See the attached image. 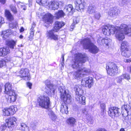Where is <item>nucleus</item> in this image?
<instances>
[{
	"instance_id": "1",
	"label": "nucleus",
	"mask_w": 131,
	"mask_h": 131,
	"mask_svg": "<svg viewBox=\"0 0 131 131\" xmlns=\"http://www.w3.org/2000/svg\"><path fill=\"white\" fill-rule=\"evenodd\" d=\"M86 56L85 54L80 53H78L75 55L72 64V67L73 68L78 69L77 71L73 73V77L75 79H76L79 77H81L83 75L89 74L91 72L90 70L89 69L85 68L81 69L80 68L82 63L85 62Z\"/></svg>"
},
{
	"instance_id": "2",
	"label": "nucleus",
	"mask_w": 131,
	"mask_h": 131,
	"mask_svg": "<svg viewBox=\"0 0 131 131\" xmlns=\"http://www.w3.org/2000/svg\"><path fill=\"white\" fill-rule=\"evenodd\" d=\"M115 37L119 41H122L125 38V34L131 36V26L122 24L119 27H116L115 31Z\"/></svg>"
},
{
	"instance_id": "3",
	"label": "nucleus",
	"mask_w": 131,
	"mask_h": 131,
	"mask_svg": "<svg viewBox=\"0 0 131 131\" xmlns=\"http://www.w3.org/2000/svg\"><path fill=\"white\" fill-rule=\"evenodd\" d=\"M5 86V93L7 95L6 96L7 102L11 103L15 101L16 95L14 91L12 89L11 84L8 82L6 84Z\"/></svg>"
},
{
	"instance_id": "4",
	"label": "nucleus",
	"mask_w": 131,
	"mask_h": 131,
	"mask_svg": "<svg viewBox=\"0 0 131 131\" xmlns=\"http://www.w3.org/2000/svg\"><path fill=\"white\" fill-rule=\"evenodd\" d=\"M84 49H89V51L92 53H97L99 50L98 48L92 43L89 38H85L81 41Z\"/></svg>"
},
{
	"instance_id": "5",
	"label": "nucleus",
	"mask_w": 131,
	"mask_h": 131,
	"mask_svg": "<svg viewBox=\"0 0 131 131\" xmlns=\"http://www.w3.org/2000/svg\"><path fill=\"white\" fill-rule=\"evenodd\" d=\"M59 90L60 93V97L62 100L66 101L68 104L70 103L71 101V96L67 93L64 87L63 86H60L59 88Z\"/></svg>"
},
{
	"instance_id": "6",
	"label": "nucleus",
	"mask_w": 131,
	"mask_h": 131,
	"mask_svg": "<svg viewBox=\"0 0 131 131\" xmlns=\"http://www.w3.org/2000/svg\"><path fill=\"white\" fill-rule=\"evenodd\" d=\"M38 102L40 106L45 108H48L50 106L49 97L45 95L41 96L38 99Z\"/></svg>"
},
{
	"instance_id": "7",
	"label": "nucleus",
	"mask_w": 131,
	"mask_h": 131,
	"mask_svg": "<svg viewBox=\"0 0 131 131\" xmlns=\"http://www.w3.org/2000/svg\"><path fill=\"white\" fill-rule=\"evenodd\" d=\"M106 69L107 74L112 76H114L116 74L118 70L117 65L113 62L107 63L106 65Z\"/></svg>"
},
{
	"instance_id": "8",
	"label": "nucleus",
	"mask_w": 131,
	"mask_h": 131,
	"mask_svg": "<svg viewBox=\"0 0 131 131\" xmlns=\"http://www.w3.org/2000/svg\"><path fill=\"white\" fill-rule=\"evenodd\" d=\"M116 30V27L114 26L108 25L103 27L102 30L104 35L109 36L115 34Z\"/></svg>"
},
{
	"instance_id": "9",
	"label": "nucleus",
	"mask_w": 131,
	"mask_h": 131,
	"mask_svg": "<svg viewBox=\"0 0 131 131\" xmlns=\"http://www.w3.org/2000/svg\"><path fill=\"white\" fill-rule=\"evenodd\" d=\"M93 78L90 77H89L84 78L82 80L81 85L89 88H91L94 84Z\"/></svg>"
},
{
	"instance_id": "10",
	"label": "nucleus",
	"mask_w": 131,
	"mask_h": 131,
	"mask_svg": "<svg viewBox=\"0 0 131 131\" xmlns=\"http://www.w3.org/2000/svg\"><path fill=\"white\" fill-rule=\"evenodd\" d=\"M46 86L45 90L46 93L48 94H51L53 95L56 91L54 89V86L52 85L50 83V81L47 80L45 81Z\"/></svg>"
},
{
	"instance_id": "11",
	"label": "nucleus",
	"mask_w": 131,
	"mask_h": 131,
	"mask_svg": "<svg viewBox=\"0 0 131 131\" xmlns=\"http://www.w3.org/2000/svg\"><path fill=\"white\" fill-rule=\"evenodd\" d=\"M120 109L116 107H111L109 108L108 112L109 115L112 118L118 117L120 114Z\"/></svg>"
},
{
	"instance_id": "12",
	"label": "nucleus",
	"mask_w": 131,
	"mask_h": 131,
	"mask_svg": "<svg viewBox=\"0 0 131 131\" xmlns=\"http://www.w3.org/2000/svg\"><path fill=\"white\" fill-rule=\"evenodd\" d=\"M16 107L14 106H12L9 108H5L3 110V115L9 116L14 114L17 111Z\"/></svg>"
},
{
	"instance_id": "13",
	"label": "nucleus",
	"mask_w": 131,
	"mask_h": 131,
	"mask_svg": "<svg viewBox=\"0 0 131 131\" xmlns=\"http://www.w3.org/2000/svg\"><path fill=\"white\" fill-rule=\"evenodd\" d=\"M19 76L26 80H28L30 79V77L29 75L28 69L25 68L22 69L19 72Z\"/></svg>"
},
{
	"instance_id": "14",
	"label": "nucleus",
	"mask_w": 131,
	"mask_h": 131,
	"mask_svg": "<svg viewBox=\"0 0 131 131\" xmlns=\"http://www.w3.org/2000/svg\"><path fill=\"white\" fill-rule=\"evenodd\" d=\"M74 4L75 9L79 11L84 9L85 3L83 0H75Z\"/></svg>"
},
{
	"instance_id": "15",
	"label": "nucleus",
	"mask_w": 131,
	"mask_h": 131,
	"mask_svg": "<svg viewBox=\"0 0 131 131\" xmlns=\"http://www.w3.org/2000/svg\"><path fill=\"white\" fill-rule=\"evenodd\" d=\"M55 30L53 29L51 30L47 31L46 33L47 37L48 39H53L54 40H58V36L55 34Z\"/></svg>"
},
{
	"instance_id": "16",
	"label": "nucleus",
	"mask_w": 131,
	"mask_h": 131,
	"mask_svg": "<svg viewBox=\"0 0 131 131\" xmlns=\"http://www.w3.org/2000/svg\"><path fill=\"white\" fill-rule=\"evenodd\" d=\"M41 15L43 16L42 18L45 20L46 23L49 24L53 22V16L50 14L48 13L44 15L41 14Z\"/></svg>"
},
{
	"instance_id": "17",
	"label": "nucleus",
	"mask_w": 131,
	"mask_h": 131,
	"mask_svg": "<svg viewBox=\"0 0 131 131\" xmlns=\"http://www.w3.org/2000/svg\"><path fill=\"white\" fill-rule=\"evenodd\" d=\"M75 99L78 102L81 104L85 105V97L82 94L75 95Z\"/></svg>"
},
{
	"instance_id": "18",
	"label": "nucleus",
	"mask_w": 131,
	"mask_h": 131,
	"mask_svg": "<svg viewBox=\"0 0 131 131\" xmlns=\"http://www.w3.org/2000/svg\"><path fill=\"white\" fill-rule=\"evenodd\" d=\"M120 10L117 7H114L111 8L108 12V15L111 17L117 15L120 13Z\"/></svg>"
},
{
	"instance_id": "19",
	"label": "nucleus",
	"mask_w": 131,
	"mask_h": 131,
	"mask_svg": "<svg viewBox=\"0 0 131 131\" xmlns=\"http://www.w3.org/2000/svg\"><path fill=\"white\" fill-rule=\"evenodd\" d=\"M17 119L15 117H13L7 119L6 121L7 126L9 128L10 127H13Z\"/></svg>"
},
{
	"instance_id": "20",
	"label": "nucleus",
	"mask_w": 131,
	"mask_h": 131,
	"mask_svg": "<svg viewBox=\"0 0 131 131\" xmlns=\"http://www.w3.org/2000/svg\"><path fill=\"white\" fill-rule=\"evenodd\" d=\"M10 50L8 47L0 48V56L4 57L10 53Z\"/></svg>"
},
{
	"instance_id": "21",
	"label": "nucleus",
	"mask_w": 131,
	"mask_h": 131,
	"mask_svg": "<svg viewBox=\"0 0 131 131\" xmlns=\"http://www.w3.org/2000/svg\"><path fill=\"white\" fill-rule=\"evenodd\" d=\"M64 102V103H63L61 105V107L60 112L62 114H67L68 112V107L67 103L66 101Z\"/></svg>"
},
{
	"instance_id": "22",
	"label": "nucleus",
	"mask_w": 131,
	"mask_h": 131,
	"mask_svg": "<svg viewBox=\"0 0 131 131\" xmlns=\"http://www.w3.org/2000/svg\"><path fill=\"white\" fill-rule=\"evenodd\" d=\"M64 25V23L63 22L57 21L55 22V26L53 29L55 30L56 32H57Z\"/></svg>"
},
{
	"instance_id": "23",
	"label": "nucleus",
	"mask_w": 131,
	"mask_h": 131,
	"mask_svg": "<svg viewBox=\"0 0 131 131\" xmlns=\"http://www.w3.org/2000/svg\"><path fill=\"white\" fill-rule=\"evenodd\" d=\"M74 90L75 92V95L83 94V90L81 88V86L80 85H77L75 86Z\"/></svg>"
},
{
	"instance_id": "24",
	"label": "nucleus",
	"mask_w": 131,
	"mask_h": 131,
	"mask_svg": "<svg viewBox=\"0 0 131 131\" xmlns=\"http://www.w3.org/2000/svg\"><path fill=\"white\" fill-rule=\"evenodd\" d=\"M47 113L50 118L53 121H55L57 118L54 113L50 109H48Z\"/></svg>"
},
{
	"instance_id": "25",
	"label": "nucleus",
	"mask_w": 131,
	"mask_h": 131,
	"mask_svg": "<svg viewBox=\"0 0 131 131\" xmlns=\"http://www.w3.org/2000/svg\"><path fill=\"white\" fill-rule=\"evenodd\" d=\"M12 32V31L10 29H8L6 30L3 31L1 34V36L4 39H5L9 36L11 34Z\"/></svg>"
},
{
	"instance_id": "26",
	"label": "nucleus",
	"mask_w": 131,
	"mask_h": 131,
	"mask_svg": "<svg viewBox=\"0 0 131 131\" xmlns=\"http://www.w3.org/2000/svg\"><path fill=\"white\" fill-rule=\"evenodd\" d=\"M96 7L93 4H90L88 7L87 12L90 14H94L95 12Z\"/></svg>"
},
{
	"instance_id": "27",
	"label": "nucleus",
	"mask_w": 131,
	"mask_h": 131,
	"mask_svg": "<svg viewBox=\"0 0 131 131\" xmlns=\"http://www.w3.org/2000/svg\"><path fill=\"white\" fill-rule=\"evenodd\" d=\"M123 118L127 121L131 119V110L130 111H125L123 114Z\"/></svg>"
},
{
	"instance_id": "28",
	"label": "nucleus",
	"mask_w": 131,
	"mask_h": 131,
	"mask_svg": "<svg viewBox=\"0 0 131 131\" xmlns=\"http://www.w3.org/2000/svg\"><path fill=\"white\" fill-rule=\"evenodd\" d=\"M5 14L7 19L10 21H13L14 20V18L10 11L6 10L5 11Z\"/></svg>"
},
{
	"instance_id": "29",
	"label": "nucleus",
	"mask_w": 131,
	"mask_h": 131,
	"mask_svg": "<svg viewBox=\"0 0 131 131\" xmlns=\"http://www.w3.org/2000/svg\"><path fill=\"white\" fill-rule=\"evenodd\" d=\"M59 3L57 2L54 1L51 2L49 5V8L52 10L57 9L59 7Z\"/></svg>"
},
{
	"instance_id": "30",
	"label": "nucleus",
	"mask_w": 131,
	"mask_h": 131,
	"mask_svg": "<svg viewBox=\"0 0 131 131\" xmlns=\"http://www.w3.org/2000/svg\"><path fill=\"white\" fill-rule=\"evenodd\" d=\"M76 122V121L75 119L72 117L69 118L67 121V123L68 125L72 126H74Z\"/></svg>"
},
{
	"instance_id": "31",
	"label": "nucleus",
	"mask_w": 131,
	"mask_h": 131,
	"mask_svg": "<svg viewBox=\"0 0 131 131\" xmlns=\"http://www.w3.org/2000/svg\"><path fill=\"white\" fill-rule=\"evenodd\" d=\"M6 44L10 48L13 49L16 45V42L13 40H8L7 41Z\"/></svg>"
},
{
	"instance_id": "32",
	"label": "nucleus",
	"mask_w": 131,
	"mask_h": 131,
	"mask_svg": "<svg viewBox=\"0 0 131 131\" xmlns=\"http://www.w3.org/2000/svg\"><path fill=\"white\" fill-rule=\"evenodd\" d=\"M64 10L66 12L69 13L71 12L73 13L74 10L72 6L70 4L65 7Z\"/></svg>"
},
{
	"instance_id": "33",
	"label": "nucleus",
	"mask_w": 131,
	"mask_h": 131,
	"mask_svg": "<svg viewBox=\"0 0 131 131\" xmlns=\"http://www.w3.org/2000/svg\"><path fill=\"white\" fill-rule=\"evenodd\" d=\"M65 15V14L62 10H59L56 13L55 16L57 19L63 17Z\"/></svg>"
},
{
	"instance_id": "34",
	"label": "nucleus",
	"mask_w": 131,
	"mask_h": 131,
	"mask_svg": "<svg viewBox=\"0 0 131 131\" xmlns=\"http://www.w3.org/2000/svg\"><path fill=\"white\" fill-rule=\"evenodd\" d=\"M123 50V51H122L121 53L122 56L127 57L130 56L131 55V52L130 51L127 50V49Z\"/></svg>"
},
{
	"instance_id": "35",
	"label": "nucleus",
	"mask_w": 131,
	"mask_h": 131,
	"mask_svg": "<svg viewBox=\"0 0 131 131\" xmlns=\"http://www.w3.org/2000/svg\"><path fill=\"white\" fill-rule=\"evenodd\" d=\"M19 129L22 131H25L28 129V127L24 123H21Z\"/></svg>"
},
{
	"instance_id": "36",
	"label": "nucleus",
	"mask_w": 131,
	"mask_h": 131,
	"mask_svg": "<svg viewBox=\"0 0 131 131\" xmlns=\"http://www.w3.org/2000/svg\"><path fill=\"white\" fill-rule=\"evenodd\" d=\"M11 11L14 14L17 13V11L16 6L13 5L11 4L9 6Z\"/></svg>"
},
{
	"instance_id": "37",
	"label": "nucleus",
	"mask_w": 131,
	"mask_h": 131,
	"mask_svg": "<svg viewBox=\"0 0 131 131\" xmlns=\"http://www.w3.org/2000/svg\"><path fill=\"white\" fill-rule=\"evenodd\" d=\"M103 44H105L107 46H109L110 45L112 41L109 38H104L103 39Z\"/></svg>"
},
{
	"instance_id": "38",
	"label": "nucleus",
	"mask_w": 131,
	"mask_h": 131,
	"mask_svg": "<svg viewBox=\"0 0 131 131\" xmlns=\"http://www.w3.org/2000/svg\"><path fill=\"white\" fill-rule=\"evenodd\" d=\"M128 45V43L126 41H124L123 42L121 45V50H122L126 49Z\"/></svg>"
},
{
	"instance_id": "39",
	"label": "nucleus",
	"mask_w": 131,
	"mask_h": 131,
	"mask_svg": "<svg viewBox=\"0 0 131 131\" xmlns=\"http://www.w3.org/2000/svg\"><path fill=\"white\" fill-rule=\"evenodd\" d=\"M104 39V38H103L102 37H98L97 40L98 43L100 45H103L104 42L103 40Z\"/></svg>"
},
{
	"instance_id": "40",
	"label": "nucleus",
	"mask_w": 131,
	"mask_h": 131,
	"mask_svg": "<svg viewBox=\"0 0 131 131\" xmlns=\"http://www.w3.org/2000/svg\"><path fill=\"white\" fill-rule=\"evenodd\" d=\"M123 79H125L129 80L130 79V75L127 73H125L122 75Z\"/></svg>"
},
{
	"instance_id": "41",
	"label": "nucleus",
	"mask_w": 131,
	"mask_h": 131,
	"mask_svg": "<svg viewBox=\"0 0 131 131\" xmlns=\"http://www.w3.org/2000/svg\"><path fill=\"white\" fill-rule=\"evenodd\" d=\"M100 107L101 109V115H104V110L105 109L106 105L104 103H102L100 104Z\"/></svg>"
},
{
	"instance_id": "42",
	"label": "nucleus",
	"mask_w": 131,
	"mask_h": 131,
	"mask_svg": "<svg viewBox=\"0 0 131 131\" xmlns=\"http://www.w3.org/2000/svg\"><path fill=\"white\" fill-rule=\"evenodd\" d=\"M128 0H119L118 2L121 6H123L126 4Z\"/></svg>"
},
{
	"instance_id": "43",
	"label": "nucleus",
	"mask_w": 131,
	"mask_h": 131,
	"mask_svg": "<svg viewBox=\"0 0 131 131\" xmlns=\"http://www.w3.org/2000/svg\"><path fill=\"white\" fill-rule=\"evenodd\" d=\"M11 23L10 22L9 24V27L10 28L12 29L16 27V26L17 24L16 23H14L10 21Z\"/></svg>"
},
{
	"instance_id": "44",
	"label": "nucleus",
	"mask_w": 131,
	"mask_h": 131,
	"mask_svg": "<svg viewBox=\"0 0 131 131\" xmlns=\"http://www.w3.org/2000/svg\"><path fill=\"white\" fill-rule=\"evenodd\" d=\"M7 126L6 124L2 125L0 126V131H4Z\"/></svg>"
},
{
	"instance_id": "45",
	"label": "nucleus",
	"mask_w": 131,
	"mask_h": 131,
	"mask_svg": "<svg viewBox=\"0 0 131 131\" xmlns=\"http://www.w3.org/2000/svg\"><path fill=\"white\" fill-rule=\"evenodd\" d=\"M6 64V61L5 60L2 59H0V68L5 66Z\"/></svg>"
},
{
	"instance_id": "46",
	"label": "nucleus",
	"mask_w": 131,
	"mask_h": 131,
	"mask_svg": "<svg viewBox=\"0 0 131 131\" xmlns=\"http://www.w3.org/2000/svg\"><path fill=\"white\" fill-rule=\"evenodd\" d=\"M123 79V78L122 75L118 77L117 78V82L118 83H121Z\"/></svg>"
},
{
	"instance_id": "47",
	"label": "nucleus",
	"mask_w": 131,
	"mask_h": 131,
	"mask_svg": "<svg viewBox=\"0 0 131 131\" xmlns=\"http://www.w3.org/2000/svg\"><path fill=\"white\" fill-rule=\"evenodd\" d=\"M5 23L4 19L3 18L0 17V28L1 27L2 25Z\"/></svg>"
},
{
	"instance_id": "48",
	"label": "nucleus",
	"mask_w": 131,
	"mask_h": 131,
	"mask_svg": "<svg viewBox=\"0 0 131 131\" xmlns=\"http://www.w3.org/2000/svg\"><path fill=\"white\" fill-rule=\"evenodd\" d=\"M47 0H42L41 2L42 4L41 5L45 6L47 5L48 4V3L47 2Z\"/></svg>"
},
{
	"instance_id": "49",
	"label": "nucleus",
	"mask_w": 131,
	"mask_h": 131,
	"mask_svg": "<svg viewBox=\"0 0 131 131\" xmlns=\"http://www.w3.org/2000/svg\"><path fill=\"white\" fill-rule=\"evenodd\" d=\"M95 17L96 19H99L101 17L100 13L99 12H96L95 14Z\"/></svg>"
},
{
	"instance_id": "50",
	"label": "nucleus",
	"mask_w": 131,
	"mask_h": 131,
	"mask_svg": "<svg viewBox=\"0 0 131 131\" xmlns=\"http://www.w3.org/2000/svg\"><path fill=\"white\" fill-rule=\"evenodd\" d=\"M35 26V25L34 23L32 24V27L31 28L30 30V31H34V28Z\"/></svg>"
},
{
	"instance_id": "51",
	"label": "nucleus",
	"mask_w": 131,
	"mask_h": 131,
	"mask_svg": "<svg viewBox=\"0 0 131 131\" xmlns=\"http://www.w3.org/2000/svg\"><path fill=\"white\" fill-rule=\"evenodd\" d=\"M102 77V76L99 74H97L96 76V78L97 79H99Z\"/></svg>"
},
{
	"instance_id": "52",
	"label": "nucleus",
	"mask_w": 131,
	"mask_h": 131,
	"mask_svg": "<svg viewBox=\"0 0 131 131\" xmlns=\"http://www.w3.org/2000/svg\"><path fill=\"white\" fill-rule=\"evenodd\" d=\"M27 86L28 87H29V88L30 89H31V88L32 84L28 82V83H27Z\"/></svg>"
},
{
	"instance_id": "53",
	"label": "nucleus",
	"mask_w": 131,
	"mask_h": 131,
	"mask_svg": "<svg viewBox=\"0 0 131 131\" xmlns=\"http://www.w3.org/2000/svg\"><path fill=\"white\" fill-rule=\"evenodd\" d=\"M96 131H107L104 128H101L97 129Z\"/></svg>"
},
{
	"instance_id": "54",
	"label": "nucleus",
	"mask_w": 131,
	"mask_h": 131,
	"mask_svg": "<svg viewBox=\"0 0 131 131\" xmlns=\"http://www.w3.org/2000/svg\"><path fill=\"white\" fill-rule=\"evenodd\" d=\"M42 0H37L36 2L38 4H39L40 5H41L42 4V3L41 2H42Z\"/></svg>"
},
{
	"instance_id": "55",
	"label": "nucleus",
	"mask_w": 131,
	"mask_h": 131,
	"mask_svg": "<svg viewBox=\"0 0 131 131\" xmlns=\"http://www.w3.org/2000/svg\"><path fill=\"white\" fill-rule=\"evenodd\" d=\"M82 112L83 113L85 114H86L87 113V112L86 111V108H84L82 111Z\"/></svg>"
},
{
	"instance_id": "56",
	"label": "nucleus",
	"mask_w": 131,
	"mask_h": 131,
	"mask_svg": "<svg viewBox=\"0 0 131 131\" xmlns=\"http://www.w3.org/2000/svg\"><path fill=\"white\" fill-rule=\"evenodd\" d=\"M77 23V22L76 18H75V19H74L73 20V22L72 24H73L75 25Z\"/></svg>"
},
{
	"instance_id": "57",
	"label": "nucleus",
	"mask_w": 131,
	"mask_h": 131,
	"mask_svg": "<svg viewBox=\"0 0 131 131\" xmlns=\"http://www.w3.org/2000/svg\"><path fill=\"white\" fill-rule=\"evenodd\" d=\"M75 25H74L73 24H72V25L70 26L71 28V31L75 27Z\"/></svg>"
},
{
	"instance_id": "58",
	"label": "nucleus",
	"mask_w": 131,
	"mask_h": 131,
	"mask_svg": "<svg viewBox=\"0 0 131 131\" xmlns=\"http://www.w3.org/2000/svg\"><path fill=\"white\" fill-rule=\"evenodd\" d=\"M6 0H0V2L2 4H4L6 2Z\"/></svg>"
},
{
	"instance_id": "59",
	"label": "nucleus",
	"mask_w": 131,
	"mask_h": 131,
	"mask_svg": "<svg viewBox=\"0 0 131 131\" xmlns=\"http://www.w3.org/2000/svg\"><path fill=\"white\" fill-rule=\"evenodd\" d=\"M128 69L130 73H131V66H129L128 68Z\"/></svg>"
},
{
	"instance_id": "60",
	"label": "nucleus",
	"mask_w": 131,
	"mask_h": 131,
	"mask_svg": "<svg viewBox=\"0 0 131 131\" xmlns=\"http://www.w3.org/2000/svg\"><path fill=\"white\" fill-rule=\"evenodd\" d=\"M24 29L23 27H21L20 30V32H23L24 31Z\"/></svg>"
},
{
	"instance_id": "61",
	"label": "nucleus",
	"mask_w": 131,
	"mask_h": 131,
	"mask_svg": "<svg viewBox=\"0 0 131 131\" xmlns=\"http://www.w3.org/2000/svg\"><path fill=\"white\" fill-rule=\"evenodd\" d=\"M30 34L31 36L32 37H33L34 35V31H30Z\"/></svg>"
},
{
	"instance_id": "62",
	"label": "nucleus",
	"mask_w": 131,
	"mask_h": 131,
	"mask_svg": "<svg viewBox=\"0 0 131 131\" xmlns=\"http://www.w3.org/2000/svg\"><path fill=\"white\" fill-rule=\"evenodd\" d=\"M64 55H62V62H64Z\"/></svg>"
},
{
	"instance_id": "63",
	"label": "nucleus",
	"mask_w": 131,
	"mask_h": 131,
	"mask_svg": "<svg viewBox=\"0 0 131 131\" xmlns=\"http://www.w3.org/2000/svg\"><path fill=\"white\" fill-rule=\"evenodd\" d=\"M23 38V36L21 35H20L19 36V38L20 39H22Z\"/></svg>"
},
{
	"instance_id": "64",
	"label": "nucleus",
	"mask_w": 131,
	"mask_h": 131,
	"mask_svg": "<svg viewBox=\"0 0 131 131\" xmlns=\"http://www.w3.org/2000/svg\"><path fill=\"white\" fill-rule=\"evenodd\" d=\"M120 131H125L124 129L122 128L120 129Z\"/></svg>"
}]
</instances>
